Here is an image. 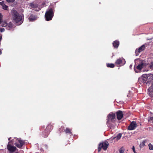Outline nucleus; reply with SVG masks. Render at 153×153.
I'll list each match as a JSON object with an SVG mask.
<instances>
[{
    "label": "nucleus",
    "instance_id": "f257e3e1",
    "mask_svg": "<svg viewBox=\"0 0 153 153\" xmlns=\"http://www.w3.org/2000/svg\"><path fill=\"white\" fill-rule=\"evenodd\" d=\"M138 81L140 83L143 85H149L152 83L153 75L151 74H143L139 78Z\"/></svg>",
    "mask_w": 153,
    "mask_h": 153
},
{
    "label": "nucleus",
    "instance_id": "f03ea898",
    "mask_svg": "<svg viewBox=\"0 0 153 153\" xmlns=\"http://www.w3.org/2000/svg\"><path fill=\"white\" fill-rule=\"evenodd\" d=\"M12 18L13 21L17 25H20L23 22V17L16 11H13Z\"/></svg>",
    "mask_w": 153,
    "mask_h": 153
},
{
    "label": "nucleus",
    "instance_id": "7ed1b4c3",
    "mask_svg": "<svg viewBox=\"0 0 153 153\" xmlns=\"http://www.w3.org/2000/svg\"><path fill=\"white\" fill-rule=\"evenodd\" d=\"M2 15L0 13V24H1V26L2 27H6L7 29L9 30H12L13 28V26L12 22H11L7 23L6 21L2 20Z\"/></svg>",
    "mask_w": 153,
    "mask_h": 153
},
{
    "label": "nucleus",
    "instance_id": "20e7f679",
    "mask_svg": "<svg viewBox=\"0 0 153 153\" xmlns=\"http://www.w3.org/2000/svg\"><path fill=\"white\" fill-rule=\"evenodd\" d=\"M116 115L115 113H110L107 116V124L108 127H111L112 123H114L115 120Z\"/></svg>",
    "mask_w": 153,
    "mask_h": 153
},
{
    "label": "nucleus",
    "instance_id": "39448f33",
    "mask_svg": "<svg viewBox=\"0 0 153 153\" xmlns=\"http://www.w3.org/2000/svg\"><path fill=\"white\" fill-rule=\"evenodd\" d=\"M53 16V12L52 9L51 8L47 10L45 14V17L46 20L47 21L51 20Z\"/></svg>",
    "mask_w": 153,
    "mask_h": 153
},
{
    "label": "nucleus",
    "instance_id": "423d86ee",
    "mask_svg": "<svg viewBox=\"0 0 153 153\" xmlns=\"http://www.w3.org/2000/svg\"><path fill=\"white\" fill-rule=\"evenodd\" d=\"M108 142H103L100 143L98 146V152H100L102 148L104 150H106L108 146Z\"/></svg>",
    "mask_w": 153,
    "mask_h": 153
},
{
    "label": "nucleus",
    "instance_id": "0eeeda50",
    "mask_svg": "<svg viewBox=\"0 0 153 153\" xmlns=\"http://www.w3.org/2000/svg\"><path fill=\"white\" fill-rule=\"evenodd\" d=\"M25 141L20 138H18L16 140L15 145L18 148H20L25 144Z\"/></svg>",
    "mask_w": 153,
    "mask_h": 153
},
{
    "label": "nucleus",
    "instance_id": "6e6552de",
    "mask_svg": "<svg viewBox=\"0 0 153 153\" xmlns=\"http://www.w3.org/2000/svg\"><path fill=\"white\" fill-rule=\"evenodd\" d=\"M145 66V65L142 62L134 68V71L136 72H139L140 71L141 69Z\"/></svg>",
    "mask_w": 153,
    "mask_h": 153
},
{
    "label": "nucleus",
    "instance_id": "1a4fd4ad",
    "mask_svg": "<svg viewBox=\"0 0 153 153\" xmlns=\"http://www.w3.org/2000/svg\"><path fill=\"white\" fill-rule=\"evenodd\" d=\"M137 125L136 122H132L129 126H128V129L129 130H133L134 129L137 127Z\"/></svg>",
    "mask_w": 153,
    "mask_h": 153
},
{
    "label": "nucleus",
    "instance_id": "9d476101",
    "mask_svg": "<svg viewBox=\"0 0 153 153\" xmlns=\"http://www.w3.org/2000/svg\"><path fill=\"white\" fill-rule=\"evenodd\" d=\"M7 149L10 153H13L15 151L16 148L9 144V142L7 145Z\"/></svg>",
    "mask_w": 153,
    "mask_h": 153
},
{
    "label": "nucleus",
    "instance_id": "9b49d317",
    "mask_svg": "<svg viewBox=\"0 0 153 153\" xmlns=\"http://www.w3.org/2000/svg\"><path fill=\"white\" fill-rule=\"evenodd\" d=\"M145 48V46L143 45L140 47L139 48L136 49L135 51L136 55V56L138 55V54L141 52L143 51Z\"/></svg>",
    "mask_w": 153,
    "mask_h": 153
},
{
    "label": "nucleus",
    "instance_id": "f8f14e48",
    "mask_svg": "<svg viewBox=\"0 0 153 153\" xmlns=\"http://www.w3.org/2000/svg\"><path fill=\"white\" fill-rule=\"evenodd\" d=\"M125 61L123 59L120 58L117 59L116 62L117 64H120L121 65H123L125 64Z\"/></svg>",
    "mask_w": 153,
    "mask_h": 153
},
{
    "label": "nucleus",
    "instance_id": "ddd939ff",
    "mask_svg": "<svg viewBox=\"0 0 153 153\" xmlns=\"http://www.w3.org/2000/svg\"><path fill=\"white\" fill-rule=\"evenodd\" d=\"M123 114L121 111H118L117 112V117L118 120H121L123 117Z\"/></svg>",
    "mask_w": 153,
    "mask_h": 153
},
{
    "label": "nucleus",
    "instance_id": "4468645a",
    "mask_svg": "<svg viewBox=\"0 0 153 153\" xmlns=\"http://www.w3.org/2000/svg\"><path fill=\"white\" fill-rule=\"evenodd\" d=\"M150 84L151 85V86L149 88L148 91L149 93V95L150 96L152 97L153 96V81H152V83Z\"/></svg>",
    "mask_w": 153,
    "mask_h": 153
},
{
    "label": "nucleus",
    "instance_id": "2eb2a0df",
    "mask_svg": "<svg viewBox=\"0 0 153 153\" xmlns=\"http://www.w3.org/2000/svg\"><path fill=\"white\" fill-rule=\"evenodd\" d=\"M37 19V17L35 16L31 15L29 18L30 22H33Z\"/></svg>",
    "mask_w": 153,
    "mask_h": 153
},
{
    "label": "nucleus",
    "instance_id": "dca6fc26",
    "mask_svg": "<svg viewBox=\"0 0 153 153\" xmlns=\"http://www.w3.org/2000/svg\"><path fill=\"white\" fill-rule=\"evenodd\" d=\"M113 44L114 48H117L119 45V42L118 41L116 40L114 42Z\"/></svg>",
    "mask_w": 153,
    "mask_h": 153
},
{
    "label": "nucleus",
    "instance_id": "f3484780",
    "mask_svg": "<svg viewBox=\"0 0 153 153\" xmlns=\"http://www.w3.org/2000/svg\"><path fill=\"white\" fill-rule=\"evenodd\" d=\"M0 5H1L2 6V8L5 10H7L8 6L6 5L2 1L0 2Z\"/></svg>",
    "mask_w": 153,
    "mask_h": 153
},
{
    "label": "nucleus",
    "instance_id": "a211bd4d",
    "mask_svg": "<svg viewBox=\"0 0 153 153\" xmlns=\"http://www.w3.org/2000/svg\"><path fill=\"white\" fill-rule=\"evenodd\" d=\"M147 141V140H144L141 143L140 145V147L142 148L144 147L145 145V143Z\"/></svg>",
    "mask_w": 153,
    "mask_h": 153
},
{
    "label": "nucleus",
    "instance_id": "6ab92c4d",
    "mask_svg": "<svg viewBox=\"0 0 153 153\" xmlns=\"http://www.w3.org/2000/svg\"><path fill=\"white\" fill-rule=\"evenodd\" d=\"M125 151V149L123 146H122L119 149L120 153H124Z\"/></svg>",
    "mask_w": 153,
    "mask_h": 153
},
{
    "label": "nucleus",
    "instance_id": "aec40b11",
    "mask_svg": "<svg viewBox=\"0 0 153 153\" xmlns=\"http://www.w3.org/2000/svg\"><path fill=\"white\" fill-rule=\"evenodd\" d=\"M146 66L149 67L150 69H153V63L150 62L149 64L146 65Z\"/></svg>",
    "mask_w": 153,
    "mask_h": 153
},
{
    "label": "nucleus",
    "instance_id": "412c9836",
    "mask_svg": "<svg viewBox=\"0 0 153 153\" xmlns=\"http://www.w3.org/2000/svg\"><path fill=\"white\" fill-rule=\"evenodd\" d=\"M107 66L108 67H110L111 68H113L114 66V65L113 64H109L108 63L107 64Z\"/></svg>",
    "mask_w": 153,
    "mask_h": 153
},
{
    "label": "nucleus",
    "instance_id": "4be33fe9",
    "mask_svg": "<svg viewBox=\"0 0 153 153\" xmlns=\"http://www.w3.org/2000/svg\"><path fill=\"white\" fill-rule=\"evenodd\" d=\"M122 134H118L117 136L116 137H115L113 138V139H116L117 140H119L121 137Z\"/></svg>",
    "mask_w": 153,
    "mask_h": 153
},
{
    "label": "nucleus",
    "instance_id": "5701e85b",
    "mask_svg": "<svg viewBox=\"0 0 153 153\" xmlns=\"http://www.w3.org/2000/svg\"><path fill=\"white\" fill-rule=\"evenodd\" d=\"M148 146L149 147V149L150 150H153V145H152L151 143H149L148 144Z\"/></svg>",
    "mask_w": 153,
    "mask_h": 153
},
{
    "label": "nucleus",
    "instance_id": "b1692460",
    "mask_svg": "<svg viewBox=\"0 0 153 153\" xmlns=\"http://www.w3.org/2000/svg\"><path fill=\"white\" fill-rule=\"evenodd\" d=\"M65 132L67 133H71V130L68 128H67L65 130Z\"/></svg>",
    "mask_w": 153,
    "mask_h": 153
},
{
    "label": "nucleus",
    "instance_id": "393cba45",
    "mask_svg": "<svg viewBox=\"0 0 153 153\" xmlns=\"http://www.w3.org/2000/svg\"><path fill=\"white\" fill-rule=\"evenodd\" d=\"M151 121H153V117H150L148 118V121L150 122Z\"/></svg>",
    "mask_w": 153,
    "mask_h": 153
},
{
    "label": "nucleus",
    "instance_id": "a878e982",
    "mask_svg": "<svg viewBox=\"0 0 153 153\" xmlns=\"http://www.w3.org/2000/svg\"><path fill=\"white\" fill-rule=\"evenodd\" d=\"M6 1L8 2L13 3L15 1V0H6Z\"/></svg>",
    "mask_w": 153,
    "mask_h": 153
},
{
    "label": "nucleus",
    "instance_id": "bb28decb",
    "mask_svg": "<svg viewBox=\"0 0 153 153\" xmlns=\"http://www.w3.org/2000/svg\"><path fill=\"white\" fill-rule=\"evenodd\" d=\"M132 149L133 152L134 153H137L135 151V147H134V146H132Z\"/></svg>",
    "mask_w": 153,
    "mask_h": 153
},
{
    "label": "nucleus",
    "instance_id": "cd10ccee",
    "mask_svg": "<svg viewBox=\"0 0 153 153\" xmlns=\"http://www.w3.org/2000/svg\"><path fill=\"white\" fill-rule=\"evenodd\" d=\"M4 30H5V29L4 28H0V31L1 32H3L4 31Z\"/></svg>",
    "mask_w": 153,
    "mask_h": 153
},
{
    "label": "nucleus",
    "instance_id": "c85d7f7f",
    "mask_svg": "<svg viewBox=\"0 0 153 153\" xmlns=\"http://www.w3.org/2000/svg\"><path fill=\"white\" fill-rule=\"evenodd\" d=\"M33 4H30V6L31 7H33Z\"/></svg>",
    "mask_w": 153,
    "mask_h": 153
},
{
    "label": "nucleus",
    "instance_id": "c756f323",
    "mask_svg": "<svg viewBox=\"0 0 153 153\" xmlns=\"http://www.w3.org/2000/svg\"><path fill=\"white\" fill-rule=\"evenodd\" d=\"M1 37L0 36V41L1 40Z\"/></svg>",
    "mask_w": 153,
    "mask_h": 153
},
{
    "label": "nucleus",
    "instance_id": "7c9ffc66",
    "mask_svg": "<svg viewBox=\"0 0 153 153\" xmlns=\"http://www.w3.org/2000/svg\"><path fill=\"white\" fill-rule=\"evenodd\" d=\"M1 54V50H0V55Z\"/></svg>",
    "mask_w": 153,
    "mask_h": 153
},
{
    "label": "nucleus",
    "instance_id": "2f4dec72",
    "mask_svg": "<svg viewBox=\"0 0 153 153\" xmlns=\"http://www.w3.org/2000/svg\"><path fill=\"white\" fill-rule=\"evenodd\" d=\"M10 138H8V140H10Z\"/></svg>",
    "mask_w": 153,
    "mask_h": 153
},
{
    "label": "nucleus",
    "instance_id": "473e14b6",
    "mask_svg": "<svg viewBox=\"0 0 153 153\" xmlns=\"http://www.w3.org/2000/svg\"><path fill=\"white\" fill-rule=\"evenodd\" d=\"M131 66H132V65H130V67H131Z\"/></svg>",
    "mask_w": 153,
    "mask_h": 153
},
{
    "label": "nucleus",
    "instance_id": "72a5a7b5",
    "mask_svg": "<svg viewBox=\"0 0 153 153\" xmlns=\"http://www.w3.org/2000/svg\"><path fill=\"white\" fill-rule=\"evenodd\" d=\"M16 153H18V152H16Z\"/></svg>",
    "mask_w": 153,
    "mask_h": 153
}]
</instances>
